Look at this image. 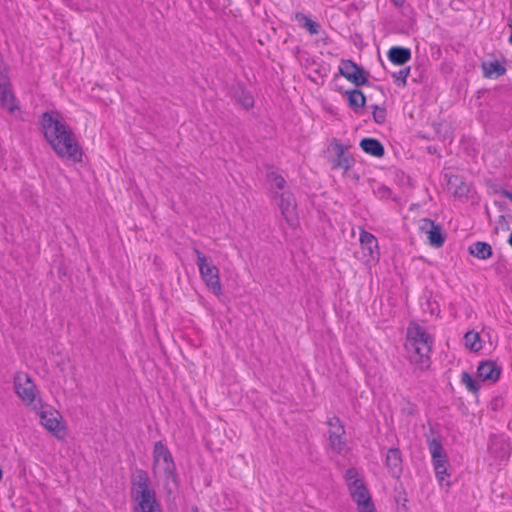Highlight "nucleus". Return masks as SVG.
I'll return each instance as SVG.
<instances>
[{
    "label": "nucleus",
    "instance_id": "1",
    "mask_svg": "<svg viewBox=\"0 0 512 512\" xmlns=\"http://www.w3.org/2000/svg\"><path fill=\"white\" fill-rule=\"evenodd\" d=\"M148 473L142 469L137 470L132 481L131 497L136 503L135 512H162L156 493L150 488Z\"/></svg>",
    "mask_w": 512,
    "mask_h": 512
},
{
    "label": "nucleus",
    "instance_id": "2",
    "mask_svg": "<svg viewBox=\"0 0 512 512\" xmlns=\"http://www.w3.org/2000/svg\"><path fill=\"white\" fill-rule=\"evenodd\" d=\"M344 477L350 496L357 504L358 512H374L375 506L371 495L357 469L348 468Z\"/></svg>",
    "mask_w": 512,
    "mask_h": 512
},
{
    "label": "nucleus",
    "instance_id": "3",
    "mask_svg": "<svg viewBox=\"0 0 512 512\" xmlns=\"http://www.w3.org/2000/svg\"><path fill=\"white\" fill-rule=\"evenodd\" d=\"M40 124L44 132L45 139L51 145L53 150L63 151L66 146L57 140L60 135L66 134L70 130L68 125L60 119L57 112L47 111L40 117Z\"/></svg>",
    "mask_w": 512,
    "mask_h": 512
},
{
    "label": "nucleus",
    "instance_id": "4",
    "mask_svg": "<svg viewBox=\"0 0 512 512\" xmlns=\"http://www.w3.org/2000/svg\"><path fill=\"white\" fill-rule=\"evenodd\" d=\"M407 339L410 349L419 355V361L426 357L431 351L432 338L426 329L419 324L412 322L407 328Z\"/></svg>",
    "mask_w": 512,
    "mask_h": 512
},
{
    "label": "nucleus",
    "instance_id": "5",
    "mask_svg": "<svg viewBox=\"0 0 512 512\" xmlns=\"http://www.w3.org/2000/svg\"><path fill=\"white\" fill-rule=\"evenodd\" d=\"M193 250L197 257L196 263L203 281L215 295H220L222 293V285L219 269L215 265L208 264L207 257L199 249L194 248Z\"/></svg>",
    "mask_w": 512,
    "mask_h": 512
},
{
    "label": "nucleus",
    "instance_id": "6",
    "mask_svg": "<svg viewBox=\"0 0 512 512\" xmlns=\"http://www.w3.org/2000/svg\"><path fill=\"white\" fill-rule=\"evenodd\" d=\"M328 152L334 155L328 156V162L331 169H343L348 171L355 163L352 154L346 150L343 144L336 138H333L328 146Z\"/></svg>",
    "mask_w": 512,
    "mask_h": 512
},
{
    "label": "nucleus",
    "instance_id": "7",
    "mask_svg": "<svg viewBox=\"0 0 512 512\" xmlns=\"http://www.w3.org/2000/svg\"><path fill=\"white\" fill-rule=\"evenodd\" d=\"M339 74L355 87L369 85L370 73L351 59H343L339 65Z\"/></svg>",
    "mask_w": 512,
    "mask_h": 512
},
{
    "label": "nucleus",
    "instance_id": "8",
    "mask_svg": "<svg viewBox=\"0 0 512 512\" xmlns=\"http://www.w3.org/2000/svg\"><path fill=\"white\" fill-rule=\"evenodd\" d=\"M267 181L269 183V191L271 200L279 207L284 218L286 216L287 207L285 205V187L286 180L276 171L271 170L267 173Z\"/></svg>",
    "mask_w": 512,
    "mask_h": 512
},
{
    "label": "nucleus",
    "instance_id": "9",
    "mask_svg": "<svg viewBox=\"0 0 512 512\" xmlns=\"http://www.w3.org/2000/svg\"><path fill=\"white\" fill-rule=\"evenodd\" d=\"M488 454L495 464L506 462L511 453L508 438L503 434H491L488 442Z\"/></svg>",
    "mask_w": 512,
    "mask_h": 512
},
{
    "label": "nucleus",
    "instance_id": "10",
    "mask_svg": "<svg viewBox=\"0 0 512 512\" xmlns=\"http://www.w3.org/2000/svg\"><path fill=\"white\" fill-rule=\"evenodd\" d=\"M0 102L1 106L9 113H14L19 109V105L15 94L11 88L10 78L8 76V69L6 66L0 64Z\"/></svg>",
    "mask_w": 512,
    "mask_h": 512
},
{
    "label": "nucleus",
    "instance_id": "11",
    "mask_svg": "<svg viewBox=\"0 0 512 512\" xmlns=\"http://www.w3.org/2000/svg\"><path fill=\"white\" fill-rule=\"evenodd\" d=\"M419 229L421 232L427 234L428 243L434 248H440L444 245L446 240V233L443 231L442 226L429 218L420 220Z\"/></svg>",
    "mask_w": 512,
    "mask_h": 512
},
{
    "label": "nucleus",
    "instance_id": "12",
    "mask_svg": "<svg viewBox=\"0 0 512 512\" xmlns=\"http://www.w3.org/2000/svg\"><path fill=\"white\" fill-rule=\"evenodd\" d=\"M57 140L60 142V145L63 144L66 146L63 148V151L54 150L59 157L70 159L73 162L82 161L81 148L79 147L71 129L66 131V134H63V136L60 135Z\"/></svg>",
    "mask_w": 512,
    "mask_h": 512
},
{
    "label": "nucleus",
    "instance_id": "13",
    "mask_svg": "<svg viewBox=\"0 0 512 512\" xmlns=\"http://www.w3.org/2000/svg\"><path fill=\"white\" fill-rule=\"evenodd\" d=\"M14 388L17 395L22 401L30 404L35 400L36 386L24 372H18L14 377Z\"/></svg>",
    "mask_w": 512,
    "mask_h": 512
},
{
    "label": "nucleus",
    "instance_id": "14",
    "mask_svg": "<svg viewBox=\"0 0 512 512\" xmlns=\"http://www.w3.org/2000/svg\"><path fill=\"white\" fill-rule=\"evenodd\" d=\"M385 466L393 478H400L403 471V459L399 448L393 447L387 450Z\"/></svg>",
    "mask_w": 512,
    "mask_h": 512
},
{
    "label": "nucleus",
    "instance_id": "15",
    "mask_svg": "<svg viewBox=\"0 0 512 512\" xmlns=\"http://www.w3.org/2000/svg\"><path fill=\"white\" fill-rule=\"evenodd\" d=\"M447 180V189L457 198H468L470 186L462 176L456 174H445Z\"/></svg>",
    "mask_w": 512,
    "mask_h": 512
},
{
    "label": "nucleus",
    "instance_id": "16",
    "mask_svg": "<svg viewBox=\"0 0 512 512\" xmlns=\"http://www.w3.org/2000/svg\"><path fill=\"white\" fill-rule=\"evenodd\" d=\"M502 372L501 366L495 361L483 360L479 363L477 368V375L482 381H490L495 383L499 380Z\"/></svg>",
    "mask_w": 512,
    "mask_h": 512
},
{
    "label": "nucleus",
    "instance_id": "17",
    "mask_svg": "<svg viewBox=\"0 0 512 512\" xmlns=\"http://www.w3.org/2000/svg\"><path fill=\"white\" fill-rule=\"evenodd\" d=\"M40 423L58 440H64L68 434L64 418H40Z\"/></svg>",
    "mask_w": 512,
    "mask_h": 512
},
{
    "label": "nucleus",
    "instance_id": "18",
    "mask_svg": "<svg viewBox=\"0 0 512 512\" xmlns=\"http://www.w3.org/2000/svg\"><path fill=\"white\" fill-rule=\"evenodd\" d=\"M360 244L365 256H368L371 260H379L378 241L372 233L362 230L360 233Z\"/></svg>",
    "mask_w": 512,
    "mask_h": 512
},
{
    "label": "nucleus",
    "instance_id": "19",
    "mask_svg": "<svg viewBox=\"0 0 512 512\" xmlns=\"http://www.w3.org/2000/svg\"><path fill=\"white\" fill-rule=\"evenodd\" d=\"M359 146L363 152L370 156L382 158L385 155L384 145L377 138L364 137L361 139Z\"/></svg>",
    "mask_w": 512,
    "mask_h": 512
},
{
    "label": "nucleus",
    "instance_id": "20",
    "mask_svg": "<svg viewBox=\"0 0 512 512\" xmlns=\"http://www.w3.org/2000/svg\"><path fill=\"white\" fill-rule=\"evenodd\" d=\"M344 94L347 96L349 108L354 113H359V111L366 106L367 98L363 91L358 87L346 90Z\"/></svg>",
    "mask_w": 512,
    "mask_h": 512
},
{
    "label": "nucleus",
    "instance_id": "21",
    "mask_svg": "<svg viewBox=\"0 0 512 512\" xmlns=\"http://www.w3.org/2000/svg\"><path fill=\"white\" fill-rule=\"evenodd\" d=\"M164 472V487L168 495L175 494L179 488V477L176 472V465L170 464L163 466Z\"/></svg>",
    "mask_w": 512,
    "mask_h": 512
},
{
    "label": "nucleus",
    "instance_id": "22",
    "mask_svg": "<svg viewBox=\"0 0 512 512\" xmlns=\"http://www.w3.org/2000/svg\"><path fill=\"white\" fill-rule=\"evenodd\" d=\"M387 57L391 63L397 66H403L411 60L412 53L410 48L403 46H392L388 52Z\"/></svg>",
    "mask_w": 512,
    "mask_h": 512
},
{
    "label": "nucleus",
    "instance_id": "23",
    "mask_svg": "<svg viewBox=\"0 0 512 512\" xmlns=\"http://www.w3.org/2000/svg\"><path fill=\"white\" fill-rule=\"evenodd\" d=\"M481 67L483 70V76L488 79H496L503 76L507 71L506 66L498 60L483 61L481 63Z\"/></svg>",
    "mask_w": 512,
    "mask_h": 512
},
{
    "label": "nucleus",
    "instance_id": "24",
    "mask_svg": "<svg viewBox=\"0 0 512 512\" xmlns=\"http://www.w3.org/2000/svg\"><path fill=\"white\" fill-rule=\"evenodd\" d=\"M294 18L297 21L298 26L306 30L310 35L319 34L321 25L317 21L313 20L309 15L302 12H296Z\"/></svg>",
    "mask_w": 512,
    "mask_h": 512
},
{
    "label": "nucleus",
    "instance_id": "25",
    "mask_svg": "<svg viewBox=\"0 0 512 512\" xmlns=\"http://www.w3.org/2000/svg\"><path fill=\"white\" fill-rule=\"evenodd\" d=\"M468 253L479 260H487L493 255V249L488 242L477 241L468 247Z\"/></svg>",
    "mask_w": 512,
    "mask_h": 512
},
{
    "label": "nucleus",
    "instance_id": "26",
    "mask_svg": "<svg viewBox=\"0 0 512 512\" xmlns=\"http://www.w3.org/2000/svg\"><path fill=\"white\" fill-rule=\"evenodd\" d=\"M153 459L155 464L162 461L163 466L174 464L171 452L169 451L167 446L162 443V441H157L155 443L153 450Z\"/></svg>",
    "mask_w": 512,
    "mask_h": 512
},
{
    "label": "nucleus",
    "instance_id": "27",
    "mask_svg": "<svg viewBox=\"0 0 512 512\" xmlns=\"http://www.w3.org/2000/svg\"><path fill=\"white\" fill-rule=\"evenodd\" d=\"M463 340L465 347L471 352H478L482 348L481 338L478 332L473 330L466 332Z\"/></svg>",
    "mask_w": 512,
    "mask_h": 512
},
{
    "label": "nucleus",
    "instance_id": "28",
    "mask_svg": "<svg viewBox=\"0 0 512 512\" xmlns=\"http://www.w3.org/2000/svg\"><path fill=\"white\" fill-rule=\"evenodd\" d=\"M433 467L435 471L436 478L438 482L443 485L446 478L450 476V474L447 472V466H448V459L447 457L444 459H436L433 460Z\"/></svg>",
    "mask_w": 512,
    "mask_h": 512
},
{
    "label": "nucleus",
    "instance_id": "29",
    "mask_svg": "<svg viewBox=\"0 0 512 512\" xmlns=\"http://www.w3.org/2000/svg\"><path fill=\"white\" fill-rule=\"evenodd\" d=\"M428 446L432 456V461L436 459H444L447 457L440 440L433 438L428 441Z\"/></svg>",
    "mask_w": 512,
    "mask_h": 512
},
{
    "label": "nucleus",
    "instance_id": "30",
    "mask_svg": "<svg viewBox=\"0 0 512 512\" xmlns=\"http://www.w3.org/2000/svg\"><path fill=\"white\" fill-rule=\"evenodd\" d=\"M462 383L466 386L467 390L472 393H477L481 384L478 380H476L470 373L467 371H463L461 374Z\"/></svg>",
    "mask_w": 512,
    "mask_h": 512
},
{
    "label": "nucleus",
    "instance_id": "31",
    "mask_svg": "<svg viewBox=\"0 0 512 512\" xmlns=\"http://www.w3.org/2000/svg\"><path fill=\"white\" fill-rule=\"evenodd\" d=\"M344 435L329 434V441L331 448L338 454L342 453L345 448Z\"/></svg>",
    "mask_w": 512,
    "mask_h": 512
},
{
    "label": "nucleus",
    "instance_id": "32",
    "mask_svg": "<svg viewBox=\"0 0 512 512\" xmlns=\"http://www.w3.org/2000/svg\"><path fill=\"white\" fill-rule=\"evenodd\" d=\"M327 425L329 426L328 434H345L344 425L340 422V418H328Z\"/></svg>",
    "mask_w": 512,
    "mask_h": 512
},
{
    "label": "nucleus",
    "instance_id": "33",
    "mask_svg": "<svg viewBox=\"0 0 512 512\" xmlns=\"http://www.w3.org/2000/svg\"><path fill=\"white\" fill-rule=\"evenodd\" d=\"M411 71V67L407 66L397 73H392V77L395 80V83L399 87H405L407 85V77L409 76Z\"/></svg>",
    "mask_w": 512,
    "mask_h": 512
},
{
    "label": "nucleus",
    "instance_id": "34",
    "mask_svg": "<svg viewBox=\"0 0 512 512\" xmlns=\"http://www.w3.org/2000/svg\"><path fill=\"white\" fill-rule=\"evenodd\" d=\"M372 109L373 120L377 124H383L386 121V109L384 107H379L376 104L370 105Z\"/></svg>",
    "mask_w": 512,
    "mask_h": 512
},
{
    "label": "nucleus",
    "instance_id": "35",
    "mask_svg": "<svg viewBox=\"0 0 512 512\" xmlns=\"http://www.w3.org/2000/svg\"><path fill=\"white\" fill-rule=\"evenodd\" d=\"M239 102L245 107L246 109H249L253 107L254 99L249 93H242V96L239 98Z\"/></svg>",
    "mask_w": 512,
    "mask_h": 512
},
{
    "label": "nucleus",
    "instance_id": "36",
    "mask_svg": "<svg viewBox=\"0 0 512 512\" xmlns=\"http://www.w3.org/2000/svg\"><path fill=\"white\" fill-rule=\"evenodd\" d=\"M330 71V66L329 64L327 63H320L317 65V68L314 70V72L320 77V78H324L327 76V74L329 73Z\"/></svg>",
    "mask_w": 512,
    "mask_h": 512
},
{
    "label": "nucleus",
    "instance_id": "37",
    "mask_svg": "<svg viewBox=\"0 0 512 512\" xmlns=\"http://www.w3.org/2000/svg\"><path fill=\"white\" fill-rule=\"evenodd\" d=\"M492 187H493L494 194H501L502 196H504L506 198H509V195L512 193L511 191L507 190L506 188H503L498 185H494Z\"/></svg>",
    "mask_w": 512,
    "mask_h": 512
},
{
    "label": "nucleus",
    "instance_id": "38",
    "mask_svg": "<svg viewBox=\"0 0 512 512\" xmlns=\"http://www.w3.org/2000/svg\"><path fill=\"white\" fill-rule=\"evenodd\" d=\"M53 415V408L49 405H41L39 416H52Z\"/></svg>",
    "mask_w": 512,
    "mask_h": 512
},
{
    "label": "nucleus",
    "instance_id": "39",
    "mask_svg": "<svg viewBox=\"0 0 512 512\" xmlns=\"http://www.w3.org/2000/svg\"><path fill=\"white\" fill-rule=\"evenodd\" d=\"M378 194L381 196V197H390L391 194H392V191L389 187L385 186V185H380L378 187Z\"/></svg>",
    "mask_w": 512,
    "mask_h": 512
},
{
    "label": "nucleus",
    "instance_id": "40",
    "mask_svg": "<svg viewBox=\"0 0 512 512\" xmlns=\"http://www.w3.org/2000/svg\"><path fill=\"white\" fill-rule=\"evenodd\" d=\"M414 404L408 402V401H404L403 402V408H402V411L404 413H407V415H412L414 413Z\"/></svg>",
    "mask_w": 512,
    "mask_h": 512
},
{
    "label": "nucleus",
    "instance_id": "41",
    "mask_svg": "<svg viewBox=\"0 0 512 512\" xmlns=\"http://www.w3.org/2000/svg\"><path fill=\"white\" fill-rule=\"evenodd\" d=\"M502 405H503L502 398H495L490 403L491 410H493V411H497L498 408L501 407Z\"/></svg>",
    "mask_w": 512,
    "mask_h": 512
},
{
    "label": "nucleus",
    "instance_id": "42",
    "mask_svg": "<svg viewBox=\"0 0 512 512\" xmlns=\"http://www.w3.org/2000/svg\"><path fill=\"white\" fill-rule=\"evenodd\" d=\"M494 203L496 206H498L500 211H505L507 208V205L505 202L495 201Z\"/></svg>",
    "mask_w": 512,
    "mask_h": 512
},
{
    "label": "nucleus",
    "instance_id": "43",
    "mask_svg": "<svg viewBox=\"0 0 512 512\" xmlns=\"http://www.w3.org/2000/svg\"><path fill=\"white\" fill-rule=\"evenodd\" d=\"M406 0H391V2L397 6V7H402L404 5Z\"/></svg>",
    "mask_w": 512,
    "mask_h": 512
},
{
    "label": "nucleus",
    "instance_id": "44",
    "mask_svg": "<svg viewBox=\"0 0 512 512\" xmlns=\"http://www.w3.org/2000/svg\"><path fill=\"white\" fill-rule=\"evenodd\" d=\"M502 265H503V263L498 262V263L496 264V267H495L496 271H500V269H502Z\"/></svg>",
    "mask_w": 512,
    "mask_h": 512
},
{
    "label": "nucleus",
    "instance_id": "45",
    "mask_svg": "<svg viewBox=\"0 0 512 512\" xmlns=\"http://www.w3.org/2000/svg\"><path fill=\"white\" fill-rule=\"evenodd\" d=\"M508 244L512 247V232L509 235Z\"/></svg>",
    "mask_w": 512,
    "mask_h": 512
},
{
    "label": "nucleus",
    "instance_id": "46",
    "mask_svg": "<svg viewBox=\"0 0 512 512\" xmlns=\"http://www.w3.org/2000/svg\"><path fill=\"white\" fill-rule=\"evenodd\" d=\"M435 151H436V149H435V148H434V149H432L431 147H428V152H429V153H434Z\"/></svg>",
    "mask_w": 512,
    "mask_h": 512
},
{
    "label": "nucleus",
    "instance_id": "47",
    "mask_svg": "<svg viewBox=\"0 0 512 512\" xmlns=\"http://www.w3.org/2000/svg\"><path fill=\"white\" fill-rule=\"evenodd\" d=\"M289 226H290V229L295 230V228L293 227V224L291 222L289 223Z\"/></svg>",
    "mask_w": 512,
    "mask_h": 512
},
{
    "label": "nucleus",
    "instance_id": "48",
    "mask_svg": "<svg viewBox=\"0 0 512 512\" xmlns=\"http://www.w3.org/2000/svg\"><path fill=\"white\" fill-rule=\"evenodd\" d=\"M445 484H446L447 487L451 486V483L449 481H447Z\"/></svg>",
    "mask_w": 512,
    "mask_h": 512
},
{
    "label": "nucleus",
    "instance_id": "49",
    "mask_svg": "<svg viewBox=\"0 0 512 512\" xmlns=\"http://www.w3.org/2000/svg\"><path fill=\"white\" fill-rule=\"evenodd\" d=\"M508 199L512 202V193L509 195Z\"/></svg>",
    "mask_w": 512,
    "mask_h": 512
},
{
    "label": "nucleus",
    "instance_id": "50",
    "mask_svg": "<svg viewBox=\"0 0 512 512\" xmlns=\"http://www.w3.org/2000/svg\"><path fill=\"white\" fill-rule=\"evenodd\" d=\"M508 428H511V421L507 424Z\"/></svg>",
    "mask_w": 512,
    "mask_h": 512
}]
</instances>
